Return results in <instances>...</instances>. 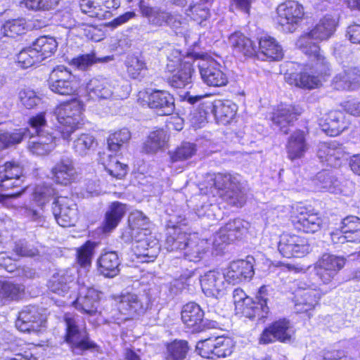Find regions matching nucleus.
Wrapping results in <instances>:
<instances>
[{"label":"nucleus","instance_id":"1","mask_svg":"<svg viewBox=\"0 0 360 360\" xmlns=\"http://www.w3.org/2000/svg\"><path fill=\"white\" fill-rule=\"evenodd\" d=\"M340 23V16L327 13L306 33L303 34L297 41V46L307 56L316 60V65L328 69V59L321 47L311 40L321 42L328 40L336 32Z\"/></svg>","mask_w":360,"mask_h":360},{"label":"nucleus","instance_id":"2","mask_svg":"<svg viewBox=\"0 0 360 360\" xmlns=\"http://www.w3.org/2000/svg\"><path fill=\"white\" fill-rule=\"evenodd\" d=\"M63 320L65 323L63 340L72 353L82 354L86 351L100 349V346L91 339L86 324H79L74 314L66 312Z\"/></svg>","mask_w":360,"mask_h":360},{"label":"nucleus","instance_id":"3","mask_svg":"<svg viewBox=\"0 0 360 360\" xmlns=\"http://www.w3.org/2000/svg\"><path fill=\"white\" fill-rule=\"evenodd\" d=\"M83 111V104L76 98L56 105L55 114L58 123L53 129L62 135V139L69 141L71 135L79 128Z\"/></svg>","mask_w":360,"mask_h":360},{"label":"nucleus","instance_id":"4","mask_svg":"<svg viewBox=\"0 0 360 360\" xmlns=\"http://www.w3.org/2000/svg\"><path fill=\"white\" fill-rule=\"evenodd\" d=\"M166 72L171 75L167 79L168 84L174 89H184L191 83L195 73L193 61H190L181 53L173 49L167 56Z\"/></svg>","mask_w":360,"mask_h":360},{"label":"nucleus","instance_id":"5","mask_svg":"<svg viewBox=\"0 0 360 360\" xmlns=\"http://www.w3.org/2000/svg\"><path fill=\"white\" fill-rule=\"evenodd\" d=\"M307 59L308 62L304 66L311 73L305 70L291 73L288 75L287 82L289 84L302 89H318L322 85V80H326L331 75L330 63L328 60V69H324L316 65V60L310 57H307Z\"/></svg>","mask_w":360,"mask_h":360},{"label":"nucleus","instance_id":"6","mask_svg":"<svg viewBox=\"0 0 360 360\" xmlns=\"http://www.w3.org/2000/svg\"><path fill=\"white\" fill-rule=\"evenodd\" d=\"M305 18L303 5L295 0L279 4L273 20L277 27L285 32H293Z\"/></svg>","mask_w":360,"mask_h":360},{"label":"nucleus","instance_id":"7","mask_svg":"<svg viewBox=\"0 0 360 360\" xmlns=\"http://www.w3.org/2000/svg\"><path fill=\"white\" fill-rule=\"evenodd\" d=\"M213 186L217 190L219 195L229 205L242 207L245 203V196L236 175L230 173H217L213 178Z\"/></svg>","mask_w":360,"mask_h":360},{"label":"nucleus","instance_id":"8","mask_svg":"<svg viewBox=\"0 0 360 360\" xmlns=\"http://www.w3.org/2000/svg\"><path fill=\"white\" fill-rule=\"evenodd\" d=\"M236 314L249 320L266 319L269 313V307L265 300L260 299V302L247 295L241 288L233 291Z\"/></svg>","mask_w":360,"mask_h":360},{"label":"nucleus","instance_id":"9","mask_svg":"<svg viewBox=\"0 0 360 360\" xmlns=\"http://www.w3.org/2000/svg\"><path fill=\"white\" fill-rule=\"evenodd\" d=\"M235 347L233 340L226 335L210 337L198 342L195 350L203 359L217 360L232 354Z\"/></svg>","mask_w":360,"mask_h":360},{"label":"nucleus","instance_id":"10","mask_svg":"<svg viewBox=\"0 0 360 360\" xmlns=\"http://www.w3.org/2000/svg\"><path fill=\"white\" fill-rule=\"evenodd\" d=\"M48 82L51 91L66 96L77 95L80 86L79 77L64 65H57L51 70Z\"/></svg>","mask_w":360,"mask_h":360},{"label":"nucleus","instance_id":"11","mask_svg":"<svg viewBox=\"0 0 360 360\" xmlns=\"http://www.w3.org/2000/svg\"><path fill=\"white\" fill-rule=\"evenodd\" d=\"M277 250L283 258H302L309 254L310 244L304 236L283 231L278 236Z\"/></svg>","mask_w":360,"mask_h":360},{"label":"nucleus","instance_id":"12","mask_svg":"<svg viewBox=\"0 0 360 360\" xmlns=\"http://www.w3.org/2000/svg\"><path fill=\"white\" fill-rule=\"evenodd\" d=\"M47 317L37 306L28 305L19 312L15 322L16 328L23 333L39 334L46 327Z\"/></svg>","mask_w":360,"mask_h":360},{"label":"nucleus","instance_id":"13","mask_svg":"<svg viewBox=\"0 0 360 360\" xmlns=\"http://www.w3.org/2000/svg\"><path fill=\"white\" fill-rule=\"evenodd\" d=\"M290 221L298 232L314 233L320 231L323 219L319 212H315L305 206H297L292 209Z\"/></svg>","mask_w":360,"mask_h":360},{"label":"nucleus","instance_id":"14","mask_svg":"<svg viewBox=\"0 0 360 360\" xmlns=\"http://www.w3.org/2000/svg\"><path fill=\"white\" fill-rule=\"evenodd\" d=\"M295 332L289 319L280 318L270 323L261 332L258 341L260 345H269L276 342H290Z\"/></svg>","mask_w":360,"mask_h":360},{"label":"nucleus","instance_id":"15","mask_svg":"<svg viewBox=\"0 0 360 360\" xmlns=\"http://www.w3.org/2000/svg\"><path fill=\"white\" fill-rule=\"evenodd\" d=\"M59 195L56 190L50 185H38L32 193V201L37 207L26 208L27 216L32 221L44 224L46 221L45 212L51 200Z\"/></svg>","mask_w":360,"mask_h":360},{"label":"nucleus","instance_id":"16","mask_svg":"<svg viewBox=\"0 0 360 360\" xmlns=\"http://www.w3.org/2000/svg\"><path fill=\"white\" fill-rule=\"evenodd\" d=\"M51 212L57 224L64 228L74 226L78 217L77 205L71 196H56Z\"/></svg>","mask_w":360,"mask_h":360},{"label":"nucleus","instance_id":"17","mask_svg":"<svg viewBox=\"0 0 360 360\" xmlns=\"http://www.w3.org/2000/svg\"><path fill=\"white\" fill-rule=\"evenodd\" d=\"M139 98L143 105H146L161 116L169 115L175 110L174 98L166 90L154 89L145 91Z\"/></svg>","mask_w":360,"mask_h":360},{"label":"nucleus","instance_id":"18","mask_svg":"<svg viewBox=\"0 0 360 360\" xmlns=\"http://www.w3.org/2000/svg\"><path fill=\"white\" fill-rule=\"evenodd\" d=\"M52 182L60 186H70L77 183L79 172L74 160L70 157H62L54 162L49 172Z\"/></svg>","mask_w":360,"mask_h":360},{"label":"nucleus","instance_id":"19","mask_svg":"<svg viewBox=\"0 0 360 360\" xmlns=\"http://www.w3.org/2000/svg\"><path fill=\"white\" fill-rule=\"evenodd\" d=\"M202 82L210 87H224L229 82L223 66L212 58H203L198 65Z\"/></svg>","mask_w":360,"mask_h":360},{"label":"nucleus","instance_id":"20","mask_svg":"<svg viewBox=\"0 0 360 360\" xmlns=\"http://www.w3.org/2000/svg\"><path fill=\"white\" fill-rule=\"evenodd\" d=\"M204 311L195 302H190L184 305L181 311V319L186 327L191 333H200L206 328H216V321H207L204 323Z\"/></svg>","mask_w":360,"mask_h":360},{"label":"nucleus","instance_id":"21","mask_svg":"<svg viewBox=\"0 0 360 360\" xmlns=\"http://www.w3.org/2000/svg\"><path fill=\"white\" fill-rule=\"evenodd\" d=\"M347 259L330 253L323 254L314 264L316 274L323 284L333 281L346 264Z\"/></svg>","mask_w":360,"mask_h":360},{"label":"nucleus","instance_id":"22","mask_svg":"<svg viewBox=\"0 0 360 360\" xmlns=\"http://www.w3.org/2000/svg\"><path fill=\"white\" fill-rule=\"evenodd\" d=\"M351 124V120L342 110L339 109L328 110L319 122L321 131L331 137L338 136L348 130Z\"/></svg>","mask_w":360,"mask_h":360},{"label":"nucleus","instance_id":"23","mask_svg":"<svg viewBox=\"0 0 360 360\" xmlns=\"http://www.w3.org/2000/svg\"><path fill=\"white\" fill-rule=\"evenodd\" d=\"M303 111L298 105L281 103L273 108L270 119L281 132L287 134L289 127L298 120Z\"/></svg>","mask_w":360,"mask_h":360},{"label":"nucleus","instance_id":"24","mask_svg":"<svg viewBox=\"0 0 360 360\" xmlns=\"http://www.w3.org/2000/svg\"><path fill=\"white\" fill-rule=\"evenodd\" d=\"M330 236L334 243H360V218L354 215L345 217Z\"/></svg>","mask_w":360,"mask_h":360},{"label":"nucleus","instance_id":"25","mask_svg":"<svg viewBox=\"0 0 360 360\" xmlns=\"http://www.w3.org/2000/svg\"><path fill=\"white\" fill-rule=\"evenodd\" d=\"M120 6L119 0H79L81 11L93 18H110Z\"/></svg>","mask_w":360,"mask_h":360},{"label":"nucleus","instance_id":"26","mask_svg":"<svg viewBox=\"0 0 360 360\" xmlns=\"http://www.w3.org/2000/svg\"><path fill=\"white\" fill-rule=\"evenodd\" d=\"M309 131L295 129L287 139L285 152L287 158L295 162L304 159L309 150L308 143Z\"/></svg>","mask_w":360,"mask_h":360},{"label":"nucleus","instance_id":"27","mask_svg":"<svg viewBox=\"0 0 360 360\" xmlns=\"http://www.w3.org/2000/svg\"><path fill=\"white\" fill-rule=\"evenodd\" d=\"M330 87L337 91H355L360 89V67L348 66L336 74Z\"/></svg>","mask_w":360,"mask_h":360},{"label":"nucleus","instance_id":"28","mask_svg":"<svg viewBox=\"0 0 360 360\" xmlns=\"http://www.w3.org/2000/svg\"><path fill=\"white\" fill-rule=\"evenodd\" d=\"M103 297V292L91 286L86 289L84 295L78 296L71 305L82 314L93 316L101 314L99 304Z\"/></svg>","mask_w":360,"mask_h":360},{"label":"nucleus","instance_id":"29","mask_svg":"<svg viewBox=\"0 0 360 360\" xmlns=\"http://www.w3.org/2000/svg\"><path fill=\"white\" fill-rule=\"evenodd\" d=\"M321 293L315 288H299L295 291L294 301L297 313L310 319L315 308L319 305Z\"/></svg>","mask_w":360,"mask_h":360},{"label":"nucleus","instance_id":"30","mask_svg":"<svg viewBox=\"0 0 360 360\" xmlns=\"http://www.w3.org/2000/svg\"><path fill=\"white\" fill-rule=\"evenodd\" d=\"M127 210V205L125 203L117 200L110 202L98 227L100 233L108 235L115 231L122 221Z\"/></svg>","mask_w":360,"mask_h":360},{"label":"nucleus","instance_id":"31","mask_svg":"<svg viewBox=\"0 0 360 360\" xmlns=\"http://www.w3.org/2000/svg\"><path fill=\"white\" fill-rule=\"evenodd\" d=\"M283 51L276 39L265 34L257 38V59L263 61H279L283 58Z\"/></svg>","mask_w":360,"mask_h":360},{"label":"nucleus","instance_id":"32","mask_svg":"<svg viewBox=\"0 0 360 360\" xmlns=\"http://www.w3.org/2000/svg\"><path fill=\"white\" fill-rule=\"evenodd\" d=\"M117 309L119 313L124 316V319H134L145 313L146 308L139 297L128 292L118 297Z\"/></svg>","mask_w":360,"mask_h":360},{"label":"nucleus","instance_id":"33","mask_svg":"<svg viewBox=\"0 0 360 360\" xmlns=\"http://www.w3.org/2000/svg\"><path fill=\"white\" fill-rule=\"evenodd\" d=\"M121 262L115 251L102 252L96 260V270L100 276L107 278H112L120 273Z\"/></svg>","mask_w":360,"mask_h":360},{"label":"nucleus","instance_id":"34","mask_svg":"<svg viewBox=\"0 0 360 360\" xmlns=\"http://www.w3.org/2000/svg\"><path fill=\"white\" fill-rule=\"evenodd\" d=\"M255 274L253 264L245 259H238L230 263L224 274L226 281L233 285L250 279Z\"/></svg>","mask_w":360,"mask_h":360},{"label":"nucleus","instance_id":"35","mask_svg":"<svg viewBox=\"0 0 360 360\" xmlns=\"http://www.w3.org/2000/svg\"><path fill=\"white\" fill-rule=\"evenodd\" d=\"M61 139L62 135L52 128L51 131L39 135L37 141L31 142L28 150L36 155H46L56 147Z\"/></svg>","mask_w":360,"mask_h":360},{"label":"nucleus","instance_id":"36","mask_svg":"<svg viewBox=\"0 0 360 360\" xmlns=\"http://www.w3.org/2000/svg\"><path fill=\"white\" fill-rule=\"evenodd\" d=\"M229 39L233 51L246 58H257V44L250 37L237 31L232 33Z\"/></svg>","mask_w":360,"mask_h":360},{"label":"nucleus","instance_id":"37","mask_svg":"<svg viewBox=\"0 0 360 360\" xmlns=\"http://www.w3.org/2000/svg\"><path fill=\"white\" fill-rule=\"evenodd\" d=\"M89 98L93 101L108 99L112 94L111 85L107 79L103 77H93L86 85Z\"/></svg>","mask_w":360,"mask_h":360},{"label":"nucleus","instance_id":"38","mask_svg":"<svg viewBox=\"0 0 360 360\" xmlns=\"http://www.w3.org/2000/svg\"><path fill=\"white\" fill-rule=\"evenodd\" d=\"M223 276L220 272L211 270L204 274L200 278V286L202 292L207 296L218 295L224 285Z\"/></svg>","mask_w":360,"mask_h":360},{"label":"nucleus","instance_id":"39","mask_svg":"<svg viewBox=\"0 0 360 360\" xmlns=\"http://www.w3.org/2000/svg\"><path fill=\"white\" fill-rule=\"evenodd\" d=\"M244 225L241 220L234 219L229 220L218 231L219 239L225 243H231L240 238L243 234Z\"/></svg>","mask_w":360,"mask_h":360},{"label":"nucleus","instance_id":"40","mask_svg":"<svg viewBox=\"0 0 360 360\" xmlns=\"http://www.w3.org/2000/svg\"><path fill=\"white\" fill-rule=\"evenodd\" d=\"M342 155L340 145L335 141L321 143L317 150V157L320 160L330 165L340 160Z\"/></svg>","mask_w":360,"mask_h":360},{"label":"nucleus","instance_id":"41","mask_svg":"<svg viewBox=\"0 0 360 360\" xmlns=\"http://www.w3.org/2000/svg\"><path fill=\"white\" fill-rule=\"evenodd\" d=\"M189 349L187 340L175 339L166 343L162 360H184Z\"/></svg>","mask_w":360,"mask_h":360},{"label":"nucleus","instance_id":"42","mask_svg":"<svg viewBox=\"0 0 360 360\" xmlns=\"http://www.w3.org/2000/svg\"><path fill=\"white\" fill-rule=\"evenodd\" d=\"M237 108L235 103L226 101L214 105L212 111L217 122L226 124L235 117Z\"/></svg>","mask_w":360,"mask_h":360},{"label":"nucleus","instance_id":"43","mask_svg":"<svg viewBox=\"0 0 360 360\" xmlns=\"http://www.w3.org/2000/svg\"><path fill=\"white\" fill-rule=\"evenodd\" d=\"M165 132L162 129L151 131L143 143L141 152L146 154L156 153L165 146Z\"/></svg>","mask_w":360,"mask_h":360},{"label":"nucleus","instance_id":"44","mask_svg":"<svg viewBox=\"0 0 360 360\" xmlns=\"http://www.w3.org/2000/svg\"><path fill=\"white\" fill-rule=\"evenodd\" d=\"M31 45L40 55L42 60L53 55L58 48V42L56 39L46 35L39 37Z\"/></svg>","mask_w":360,"mask_h":360},{"label":"nucleus","instance_id":"45","mask_svg":"<svg viewBox=\"0 0 360 360\" xmlns=\"http://www.w3.org/2000/svg\"><path fill=\"white\" fill-rule=\"evenodd\" d=\"M179 240L176 248L184 250V257L190 262H197L200 259V249L195 243L188 238V235L186 232H181L179 234L176 241Z\"/></svg>","mask_w":360,"mask_h":360},{"label":"nucleus","instance_id":"46","mask_svg":"<svg viewBox=\"0 0 360 360\" xmlns=\"http://www.w3.org/2000/svg\"><path fill=\"white\" fill-rule=\"evenodd\" d=\"M98 243L88 240L85 241L76 251V261L77 264L84 269L91 266L92 257Z\"/></svg>","mask_w":360,"mask_h":360},{"label":"nucleus","instance_id":"47","mask_svg":"<svg viewBox=\"0 0 360 360\" xmlns=\"http://www.w3.org/2000/svg\"><path fill=\"white\" fill-rule=\"evenodd\" d=\"M131 131L127 127H122L111 132L108 139V148L110 150L117 152L131 139Z\"/></svg>","mask_w":360,"mask_h":360},{"label":"nucleus","instance_id":"48","mask_svg":"<svg viewBox=\"0 0 360 360\" xmlns=\"http://www.w3.org/2000/svg\"><path fill=\"white\" fill-rule=\"evenodd\" d=\"M25 177L23 165L14 159L6 161L0 169V179Z\"/></svg>","mask_w":360,"mask_h":360},{"label":"nucleus","instance_id":"49","mask_svg":"<svg viewBox=\"0 0 360 360\" xmlns=\"http://www.w3.org/2000/svg\"><path fill=\"white\" fill-rule=\"evenodd\" d=\"M105 170L113 179L122 180L128 174L129 166L120 162L115 157L110 155L108 160L104 163Z\"/></svg>","mask_w":360,"mask_h":360},{"label":"nucleus","instance_id":"50","mask_svg":"<svg viewBox=\"0 0 360 360\" xmlns=\"http://www.w3.org/2000/svg\"><path fill=\"white\" fill-rule=\"evenodd\" d=\"M26 20L24 18H16L6 20L1 27L4 36L15 38L25 33Z\"/></svg>","mask_w":360,"mask_h":360},{"label":"nucleus","instance_id":"51","mask_svg":"<svg viewBox=\"0 0 360 360\" xmlns=\"http://www.w3.org/2000/svg\"><path fill=\"white\" fill-rule=\"evenodd\" d=\"M43 60L32 45L23 49L17 56V62L22 68H28Z\"/></svg>","mask_w":360,"mask_h":360},{"label":"nucleus","instance_id":"52","mask_svg":"<svg viewBox=\"0 0 360 360\" xmlns=\"http://www.w3.org/2000/svg\"><path fill=\"white\" fill-rule=\"evenodd\" d=\"M196 146L191 143H182L170 154L171 162H182L192 158L196 153Z\"/></svg>","mask_w":360,"mask_h":360},{"label":"nucleus","instance_id":"53","mask_svg":"<svg viewBox=\"0 0 360 360\" xmlns=\"http://www.w3.org/2000/svg\"><path fill=\"white\" fill-rule=\"evenodd\" d=\"M22 291L17 283L9 281H0V302L18 300Z\"/></svg>","mask_w":360,"mask_h":360},{"label":"nucleus","instance_id":"54","mask_svg":"<svg viewBox=\"0 0 360 360\" xmlns=\"http://www.w3.org/2000/svg\"><path fill=\"white\" fill-rule=\"evenodd\" d=\"M97 144L93 135L90 134H81L73 141V149L75 153L83 155Z\"/></svg>","mask_w":360,"mask_h":360},{"label":"nucleus","instance_id":"55","mask_svg":"<svg viewBox=\"0 0 360 360\" xmlns=\"http://www.w3.org/2000/svg\"><path fill=\"white\" fill-rule=\"evenodd\" d=\"M60 0H22V3L29 11H49L56 9Z\"/></svg>","mask_w":360,"mask_h":360},{"label":"nucleus","instance_id":"56","mask_svg":"<svg viewBox=\"0 0 360 360\" xmlns=\"http://www.w3.org/2000/svg\"><path fill=\"white\" fill-rule=\"evenodd\" d=\"M25 133L21 129L0 133V148L4 150L21 143Z\"/></svg>","mask_w":360,"mask_h":360},{"label":"nucleus","instance_id":"57","mask_svg":"<svg viewBox=\"0 0 360 360\" xmlns=\"http://www.w3.org/2000/svg\"><path fill=\"white\" fill-rule=\"evenodd\" d=\"M48 288L50 291L58 295L67 292L70 289L68 278L65 275L54 274L48 282Z\"/></svg>","mask_w":360,"mask_h":360},{"label":"nucleus","instance_id":"58","mask_svg":"<svg viewBox=\"0 0 360 360\" xmlns=\"http://www.w3.org/2000/svg\"><path fill=\"white\" fill-rule=\"evenodd\" d=\"M28 346L29 344L27 343L18 345L13 349V355L6 356L3 360H38L36 355L32 352Z\"/></svg>","mask_w":360,"mask_h":360},{"label":"nucleus","instance_id":"59","mask_svg":"<svg viewBox=\"0 0 360 360\" xmlns=\"http://www.w3.org/2000/svg\"><path fill=\"white\" fill-rule=\"evenodd\" d=\"M18 98L22 105L27 109H33L39 103V98L35 92L29 89H22L18 93Z\"/></svg>","mask_w":360,"mask_h":360},{"label":"nucleus","instance_id":"60","mask_svg":"<svg viewBox=\"0 0 360 360\" xmlns=\"http://www.w3.org/2000/svg\"><path fill=\"white\" fill-rule=\"evenodd\" d=\"M145 63L138 58H132L127 63V73L132 79H141L143 77L142 72L146 70Z\"/></svg>","mask_w":360,"mask_h":360},{"label":"nucleus","instance_id":"61","mask_svg":"<svg viewBox=\"0 0 360 360\" xmlns=\"http://www.w3.org/2000/svg\"><path fill=\"white\" fill-rule=\"evenodd\" d=\"M97 62L94 53L81 54L71 60L72 65L81 70H86Z\"/></svg>","mask_w":360,"mask_h":360},{"label":"nucleus","instance_id":"62","mask_svg":"<svg viewBox=\"0 0 360 360\" xmlns=\"http://www.w3.org/2000/svg\"><path fill=\"white\" fill-rule=\"evenodd\" d=\"M342 110L352 116L360 117V100L356 98L346 100L340 103Z\"/></svg>","mask_w":360,"mask_h":360},{"label":"nucleus","instance_id":"63","mask_svg":"<svg viewBox=\"0 0 360 360\" xmlns=\"http://www.w3.org/2000/svg\"><path fill=\"white\" fill-rule=\"evenodd\" d=\"M83 34L88 39L98 42L103 39L104 33L103 30L96 25L87 24L84 26Z\"/></svg>","mask_w":360,"mask_h":360},{"label":"nucleus","instance_id":"64","mask_svg":"<svg viewBox=\"0 0 360 360\" xmlns=\"http://www.w3.org/2000/svg\"><path fill=\"white\" fill-rule=\"evenodd\" d=\"M345 37L354 44H360V24L352 22L346 27Z\"/></svg>","mask_w":360,"mask_h":360}]
</instances>
